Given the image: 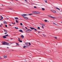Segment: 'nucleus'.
I'll return each mask as SVG.
<instances>
[{
    "instance_id": "53",
    "label": "nucleus",
    "mask_w": 62,
    "mask_h": 62,
    "mask_svg": "<svg viewBox=\"0 0 62 62\" xmlns=\"http://www.w3.org/2000/svg\"><path fill=\"white\" fill-rule=\"evenodd\" d=\"M16 0V1H18V0Z\"/></svg>"
},
{
    "instance_id": "13",
    "label": "nucleus",
    "mask_w": 62,
    "mask_h": 62,
    "mask_svg": "<svg viewBox=\"0 0 62 62\" xmlns=\"http://www.w3.org/2000/svg\"><path fill=\"white\" fill-rule=\"evenodd\" d=\"M4 58H7V55H4L3 56Z\"/></svg>"
},
{
    "instance_id": "12",
    "label": "nucleus",
    "mask_w": 62,
    "mask_h": 62,
    "mask_svg": "<svg viewBox=\"0 0 62 62\" xmlns=\"http://www.w3.org/2000/svg\"><path fill=\"white\" fill-rule=\"evenodd\" d=\"M19 31V32H22V33L23 32V31H22V30H20Z\"/></svg>"
},
{
    "instance_id": "11",
    "label": "nucleus",
    "mask_w": 62,
    "mask_h": 62,
    "mask_svg": "<svg viewBox=\"0 0 62 62\" xmlns=\"http://www.w3.org/2000/svg\"><path fill=\"white\" fill-rule=\"evenodd\" d=\"M48 16L49 17H50V18H54V17H53L52 16H51V15H49Z\"/></svg>"
},
{
    "instance_id": "14",
    "label": "nucleus",
    "mask_w": 62,
    "mask_h": 62,
    "mask_svg": "<svg viewBox=\"0 0 62 62\" xmlns=\"http://www.w3.org/2000/svg\"><path fill=\"white\" fill-rule=\"evenodd\" d=\"M3 38H4V39H7V37L5 36H4L3 37Z\"/></svg>"
},
{
    "instance_id": "16",
    "label": "nucleus",
    "mask_w": 62,
    "mask_h": 62,
    "mask_svg": "<svg viewBox=\"0 0 62 62\" xmlns=\"http://www.w3.org/2000/svg\"><path fill=\"white\" fill-rule=\"evenodd\" d=\"M21 38H24V36L23 35H22L21 36Z\"/></svg>"
},
{
    "instance_id": "2",
    "label": "nucleus",
    "mask_w": 62,
    "mask_h": 62,
    "mask_svg": "<svg viewBox=\"0 0 62 62\" xmlns=\"http://www.w3.org/2000/svg\"><path fill=\"white\" fill-rule=\"evenodd\" d=\"M32 13L33 14H40V12L37 11H33L32 12Z\"/></svg>"
},
{
    "instance_id": "8",
    "label": "nucleus",
    "mask_w": 62,
    "mask_h": 62,
    "mask_svg": "<svg viewBox=\"0 0 62 62\" xmlns=\"http://www.w3.org/2000/svg\"><path fill=\"white\" fill-rule=\"evenodd\" d=\"M3 22L4 24H7V22L5 21H4Z\"/></svg>"
},
{
    "instance_id": "49",
    "label": "nucleus",
    "mask_w": 62,
    "mask_h": 62,
    "mask_svg": "<svg viewBox=\"0 0 62 62\" xmlns=\"http://www.w3.org/2000/svg\"><path fill=\"white\" fill-rule=\"evenodd\" d=\"M9 25H10V26L11 25L10 24H9Z\"/></svg>"
},
{
    "instance_id": "43",
    "label": "nucleus",
    "mask_w": 62,
    "mask_h": 62,
    "mask_svg": "<svg viewBox=\"0 0 62 62\" xmlns=\"http://www.w3.org/2000/svg\"><path fill=\"white\" fill-rule=\"evenodd\" d=\"M25 28L26 29H27V28L26 27H25Z\"/></svg>"
},
{
    "instance_id": "31",
    "label": "nucleus",
    "mask_w": 62,
    "mask_h": 62,
    "mask_svg": "<svg viewBox=\"0 0 62 62\" xmlns=\"http://www.w3.org/2000/svg\"><path fill=\"white\" fill-rule=\"evenodd\" d=\"M45 1L46 3H47V0H45Z\"/></svg>"
},
{
    "instance_id": "52",
    "label": "nucleus",
    "mask_w": 62,
    "mask_h": 62,
    "mask_svg": "<svg viewBox=\"0 0 62 62\" xmlns=\"http://www.w3.org/2000/svg\"><path fill=\"white\" fill-rule=\"evenodd\" d=\"M12 24H13V23L12 22Z\"/></svg>"
},
{
    "instance_id": "15",
    "label": "nucleus",
    "mask_w": 62,
    "mask_h": 62,
    "mask_svg": "<svg viewBox=\"0 0 62 62\" xmlns=\"http://www.w3.org/2000/svg\"><path fill=\"white\" fill-rule=\"evenodd\" d=\"M56 9H58V10H60V9L56 7Z\"/></svg>"
},
{
    "instance_id": "40",
    "label": "nucleus",
    "mask_w": 62,
    "mask_h": 62,
    "mask_svg": "<svg viewBox=\"0 0 62 62\" xmlns=\"http://www.w3.org/2000/svg\"><path fill=\"white\" fill-rule=\"evenodd\" d=\"M25 47H26V46H24V47H23V48H25Z\"/></svg>"
},
{
    "instance_id": "1",
    "label": "nucleus",
    "mask_w": 62,
    "mask_h": 62,
    "mask_svg": "<svg viewBox=\"0 0 62 62\" xmlns=\"http://www.w3.org/2000/svg\"><path fill=\"white\" fill-rule=\"evenodd\" d=\"M9 43L6 42L5 41H3L2 42V44L3 45H9V46H10V45L8 44H9Z\"/></svg>"
},
{
    "instance_id": "51",
    "label": "nucleus",
    "mask_w": 62,
    "mask_h": 62,
    "mask_svg": "<svg viewBox=\"0 0 62 62\" xmlns=\"http://www.w3.org/2000/svg\"><path fill=\"white\" fill-rule=\"evenodd\" d=\"M23 29L24 30H25V29Z\"/></svg>"
},
{
    "instance_id": "19",
    "label": "nucleus",
    "mask_w": 62,
    "mask_h": 62,
    "mask_svg": "<svg viewBox=\"0 0 62 62\" xmlns=\"http://www.w3.org/2000/svg\"><path fill=\"white\" fill-rule=\"evenodd\" d=\"M16 23H19V22H18V20H16Z\"/></svg>"
},
{
    "instance_id": "3",
    "label": "nucleus",
    "mask_w": 62,
    "mask_h": 62,
    "mask_svg": "<svg viewBox=\"0 0 62 62\" xmlns=\"http://www.w3.org/2000/svg\"><path fill=\"white\" fill-rule=\"evenodd\" d=\"M32 30H30V29H27L26 31L27 33H29V32H30Z\"/></svg>"
},
{
    "instance_id": "35",
    "label": "nucleus",
    "mask_w": 62,
    "mask_h": 62,
    "mask_svg": "<svg viewBox=\"0 0 62 62\" xmlns=\"http://www.w3.org/2000/svg\"><path fill=\"white\" fill-rule=\"evenodd\" d=\"M5 27H7V25H5Z\"/></svg>"
},
{
    "instance_id": "7",
    "label": "nucleus",
    "mask_w": 62,
    "mask_h": 62,
    "mask_svg": "<svg viewBox=\"0 0 62 62\" xmlns=\"http://www.w3.org/2000/svg\"><path fill=\"white\" fill-rule=\"evenodd\" d=\"M40 25H42L43 26H45V24H43L42 23H40Z\"/></svg>"
},
{
    "instance_id": "56",
    "label": "nucleus",
    "mask_w": 62,
    "mask_h": 62,
    "mask_svg": "<svg viewBox=\"0 0 62 62\" xmlns=\"http://www.w3.org/2000/svg\"><path fill=\"white\" fill-rule=\"evenodd\" d=\"M10 9H11V8H10Z\"/></svg>"
},
{
    "instance_id": "47",
    "label": "nucleus",
    "mask_w": 62,
    "mask_h": 62,
    "mask_svg": "<svg viewBox=\"0 0 62 62\" xmlns=\"http://www.w3.org/2000/svg\"><path fill=\"white\" fill-rule=\"evenodd\" d=\"M10 39H13L12 38H11Z\"/></svg>"
},
{
    "instance_id": "37",
    "label": "nucleus",
    "mask_w": 62,
    "mask_h": 62,
    "mask_svg": "<svg viewBox=\"0 0 62 62\" xmlns=\"http://www.w3.org/2000/svg\"><path fill=\"white\" fill-rule=\"evenodd\" d=\"M7 34V32H5V33H4L5 34Z\"/></svg>"
},
{
    "instance_id": "20",
    "label": "nucleus",
    "mask_w": 62,
    "mask_h": 62,
    "mask_svg": "<svg viewBox=\"0 0 62 62\" xmlns=\"http://www.w3.org/2000/svg\"><path fill=\"white\" fill-rule=\"evenodd\" d=\"M4 31H5V32H8V31H7L6 30H5V29H4Z\"/></svg>"
},
{
    "instance_id": "54",
    "label": "nucleus",
    "mask_w": 62,
    "mask_h": 62,
    "mask_svg": "<svg viewBox=\"0 0 62 62\" xmlns=\"http://www.w3.org/2000/svg\"><path fill=\"white\" fill-rule=\"evenodd\" d=\"M1 25H2V24H2V23H1Z\"/></svg>"
},
{
    "instance_id": "50",
    "label": "nucleus",
    "mask_w": 62,
    "mask_h": 62,
    "mask_svg": "<svg viewBox=\"0 0 62 62\" xmlns=\"http://www.w3.org/2000/svg\"><path fill=\"white\" fill-rule=\"evenodd\" d=\"M7 48L8 49V48H9L8 47H7Z\"/></svg>"
},
{
    "instance_id": "39",
    "label": "nucleus",
    "mask_w": 62,
    "mask_h": 62,
    "mask_svg": "<svg viewBox=\"0 0 62 62\" xmlns=\"http://www.w3.org/2000/svg\"><path fill=\"white\" fill-rule=\"evenodd\" d=\"M44 37H46V35H44Z\"/></svg>"
},
{
    "instance_id": "4",
    "label": "nucleus",
    "mask_w": 62,
    "mask_h": 62,
    "mask_svg": "<svg viewBox=\"0 0 62 62\" xmlns=\"http://www.w3.org/2000/svg\"><path fill=\"white\" fill-rule=\"evenodd\" d=\"M30 28L31 29H32V30H34V31H37V30L36 29H35V28L32 27H30Z\"/></svg>"
},
{
    "instance_id": "28",
    "label": "nucleus",
    "mask_w": 62,
    "mask_h": 62,
    "mask_svg": "<svg viewBox=\"0 0 62 62\" xmlns=\"http://www.w3.org/2000/svg\"><path fill=\"white\" fill-rule=\"evenodd\" d=\"M29 15H33V14H29Z\"/></svg>"
},
{
    "instance_id": "48",
    "label": "nucleus",
    "mask_w": 62,
    "mask_h": 62,
    "mask_svg": "<svg viewBox=\"0 0 62 62\" xmlns=\"http://www.w3.org/2000/svg\"><path fill=\"white\" fill-rule=\"evenodd\" d=\"M25 0L26 2H27V1H26V0Z\"/></svg>"
},
{
    "instance_id": "27",
    "label": "nucleus",
    "mask_w": 62,
    "mask_h": 62,
    "mask_svg": "<svg viewBox=\"0 0 62 62\" xmlns=\"http://www.w3.org/2000/svg\"><path fill=\"white\" fill-rule=\"evenodd\" d=\"M18 41H19L20 42H22V40H19Z\"/></svg>"
},
{
    "instance_id": "34",
    "label": "nucleus",
    "mask_w": 62,
    "mask_h": 62,
    "mask_svg": "<svg viewBox=\"0 0 62 62\" xmlns=\"http://www.w3.org/2000/svg\"><path fill=\"white\" fill-rule=\"evenodd\" d=\"M53 23V24H55V25H56V24H55V23Z\"/></svg>"
},
{
    "instance_id": "30",
    "label": "nucleus",
    "mask_w": 62,
    "mask_h": 62,
    "mask_svg": "<svg viewBox=\"0 0 62 62\" xmlns=\"http://www.w3.org/2000/svg\"><path fill=\"white\" fill-rule=\"evenodd\" d=\"M20 24L21 25H23V24L22 23H20Z\"/></svg>"
},
{
    "instance_id": "18",
    "label": "nucleus",
    "mask_w": 62,
    "mask_h": 62,
    "mask_svg": "<svg viewBox=\"0 0 62 62\" xmlns=\"http://www.w3.org/2000/svg\"><path fill=\"white\" fill-rule=\"evenodd\" d=\"M14 18L15 19H16V20H18V17H15Z\"/></svg>"
},
{
    "instance_id": "55",
    "label": "nucleus",
    "mask_w": 62,
    "mask_h": 62,
    "mask_svg": "<svg viewBox=\"0 0 62 62\" xmlns=\"http://www.w3.org/2000/svg\"><path fill=\"white\" fill-rule=\"evenodd\" d=\"M2 6H3V4L2 5Z\"/></svg>"
},
{
    "instance_id": "46",
    "label": "nucleus",
    "mask_w": 62,
    "mask_h": 62,
    "mask_svg": "<svg viewBox=\"0 0 62 62\" xmlns=\"http://www.w3.org/2000/svg\"><path fill=\"white\" fill-rule=\"evenodd\" d=\"M38 33H40V32L39 31H38Z\"/></svg>"
},
{
    "instance_id": "17",
    "label": "nucleus",
    "mask_w": 62,
    "mask_h": 62,
    "mask_svg": "<svg viewBox=\"0 0 62 62\" xmlns=\"http://www.w3.org/2000/svg\"><path fill=\"white\" fill-rule=\"evenodd\" d=\"M25 44L26 45H27V46H29V45H28V43H25Z\"/></svg>"
},
{
    "instance_id": "25",
    "label": "nucleus",
    "mask_w": 62,
    "mask_h": 62,
    "mask_svg": "<svg viewBox=\"0 0 62 62\" xmlns=\"http://www.w3.org/2000/svg\"><path fill=\"white\" fill-rule=\"evenodd\" d=\"M37 28H38V29H40V27H38Z\"/></svg>"
},
{
    "instance_id": "33",
    "label": "nucleus",
    "mask_w": 62,
    "mask_h": 62,
    "mask_svg": "<svg viewBox=\"0 0 62 62\" xmlns=\"http://www.w3.org/2000/svg\"><path fill=\"white\" fill-rule=\"evenodd\" d=\"M29 45H31V44L30 43H29Z\"/></svg>"
},
{
    "instance_id": "57",
    "label": "nucleus",
    "mask_w": 62,
    "mask_h": 62,
    "mask_svg": "<svg viewBox=\"0 0 62 62\" xmlns=\"http://www.w3.org/2000/svg\"><path fill=\"white\" fill-rule=\"evenodd\" d=\"M61 23H62V22H61Z\"/></svg>"
},
{
    "instance_id": "23",
    "label": "nucleus",
    "mask_w": 62,
    "mask_h": 62,
    "mask_svg": "<svg viewBox=\"0 0 62 62\" xmlns=\"http://www.w3.org/2000/svg\"><path fill=\"white\" fill-rule=\"evenodd\" d=\"M16 44L17 45H19V46L20 45L18 44V43H16Z\"/></svg>"
},
{
    "instance_id": "45",
    "label": "nucleus",
    "mask_w": 62,
    "mask_h": 62,
    "mask_svg": "<svg viewBox=\"0 0 62 62\" xmlns=\"http://www.w3.org/2000/svg\"><path fill=\"white\" fill-rule=\"evenodd\" d=\"M13 24H15V23H14Z\"/></svg>"
},
{
    "instance_id": "24",
    "label": "nucleus",
    "mask_w": 62,
    "mask_h": 62,
    "mask_svg": "<svg viewBox=\"0 0 62 62\" xmlns=\"http://www.w3.org/2000/svg\"><path fill=\"white\" fill-rule=\"evenodd\" d=\"M44 21H45V22H47V20L45 19L44 20Z\"/></svg>"
},
{
    "instance_id": "38",
    "label": "nucleus",
    "mask_w": 62,
    "mask_h": 62,
    "mask_svg": "<svg viewBox=\"0 0 62 62\" xmlns=\"http://www.w3.org/2000/svg\"><path fill=\"white\" fill-rule=\"evenodd\" d=\"M42 28H44V27L43 26H42Z\"/></svg>"
},
{
    "instance_id": "21",
    "label": "nucleus",
    "mask_w": 62,
    "mask_h": 62,
    "mask_svg": "<svg viewBox=\"0 0 62 62\" xmlns=\"http://www.w3.org/2000/svg\"><path fill=\"white\" fill-rule=\"evenodd\" d=\"M42 10H45V9L44 8H42Z\"/></svg>"
},
{
    "instance_id": "10",
    "label": "nucleus",
    "mask_w": 62,
    "mask_h": 62,
    "mask_svg": "<svg viewBox=\"0 0 62 62\" xmlns=\"http://www.w3.org/2000/svg\"><path fill=\"white\" fill-rule=\"evenodd\" d=\"M1 19H0V20H2L3 18V17H2V16H0V18H1Z\"/></svg>"
},
{
    "instance_id": "29",
    "label": "nucleus",
    "mask_w": 62,
    "mask_h": 62,
    "mask_svg": "<svg viewBox=\"0 0 62 62\" xmlns=\"http://www.w3.org/2000/svg\"><path fill=\"white\" fill-rule=\"evenodd\" d=\"M8 34H7V35H5V37H8Z\"/></svg>"
},
{
    "instance_id": "44",
    "label": "nucleus",
    "mask_w": 62,
    "mask_h": 62,
    "mask_svg": "<svg viewBox=\"0 0 62 62\" xmlns=\"http://www.w3.org/2000/svg\"><path fill=\"white\" fill-rule=\"evenodd\" d=\"M12 47H15V46H12Z\"/></svg>"
},
{
    "instance_id": "32",
    "label": "nucleus",
    "mask_w": 62,
    "mask_h": 62,
    "mask_svg": "<svg viewBox=\"0 0 62 62\" xmlns=\"http://www.w3.org/2000/svg\"><path fill=\"white\" fill-rule=\"evenodd\" d=\"M57 37H54V38L55 39H57Z\"/></svg>"
},
{
    "instance_id": "5",
    "label": "nucleus",
    "mask_w": 62,
    "mask_h": 62,
    "mask_svg": "<svg viewBox=\"0 0 62 62\" xmlns=\"http://www.w3.org/2000/svg\"><path fill=\"white\" fill-rule=\"evenodd\" d=\"M28 15H27L26 14H23L22 15V16H23V17H25L24 16H27Z\"/></svg>"
},
{
    "instance_id": "36",
    "label": "nucleus",
    "mask_w": 62,
    "mask_h": 62,
    "mask_svg": "<svg viewBox=\"0 0 62 62\" xmlns=\"http://www.w3.org/2000/svg\"><path fill=\"white\" fill-rule=\"evenodd\" d=\"M34 8H37V7H36V6H34Z\"/></svg>"
},
{
    "instance_id": "42",
    "label": "nucleus",
    "mask_w": 62,
    "mask_h": 62,
    "mask_svg": "<svg viewBox=\"0 0 62 62\" xmlns=\"http://www.w3.org/2000/svg\"><path fill=\"white\" fill-rule=\"evenodd\" d=\"M0 27H2V25H0Z\"/></svg>"
},
{
    "instance_id": "6",
    "label": "nucleus",
    "mask_w": 62,
    "mask_h": 62,
    "mask_svg": "<svg viewBox=\"0 0 62 62\" xmlns=\"http://www.w3.org/2000/svg\"><path fill=\"white\" fill-rule=\"evenodd\" d=\"M51 11L52 12H54V13H56V11L54 10H51Z\"/></svg>"
},
{
    "instance_id": "9",
    "label": "nucleus",
    "mask_w": 62,
    "mask_h": 62,
    "mask_svg": "<svg viewBox=\"0 0 62 62\" xmlns=\"http://www.w3.org/2000/svg\"><path fill=\"white\" fill-rule=\"evenodd\" d=\"M23 17L25 19H28V18L27 17Z\"/></svg>"
},
{
    "instance_id": "26",
    "label": "nucleus",
    "mask_w": 62,
    "mask_h": 62,
    "mask_svg": "<svg viewBox=\"0 0 62 62\" xmlns=\"http://www.w3.org/2000/svg\"><path fill=\"white\" fill-rule=\"evenodd\" d=\"M15 29H18V27L16 28V27H15Z\"/></svg>"
},
{
    "instance_id": "41",
    "label": "nucleus",
    "mask_w": 62,
    "mask_h": 62,
    "mask_svg": "<svg viewBox=\"0 0 62 62\" xmlns=\"http://www.w3.org/2000/svg\"><path fill=\"white\" fill-rule=\"evenodd\" d=\"M11 43V44H12V43Z\"/></svg>"
},
{
    "instance_id": "22",
    "label": "nucleus",
    "mask_w": 62,
    "mask_h": 62,
    "mask_svg": "<svg viewBox=\"0 0 62 62\" xmlns=\"http://www.w3.org/2000/svg\"><path fill=\"white\" fill-rule=\"evenodd\" d=\"M18 41H19V40H21V39L19 38H18Z\"/></svg>"
},
{
    "instance_id": "58",
    "label": "nucleus",
    "mask_w": 62,
    "mask_h": 62,
    "mask_svg": "<svg viewBox=\"0 0 62 62\" xmlns=\"http://www.w3.org/2000/svg\"><path fill=\"white\" fill-rule=\"evenodd\" d=\"M61 11H62V10H61Z\"/></svg>"
}]
</instances>
